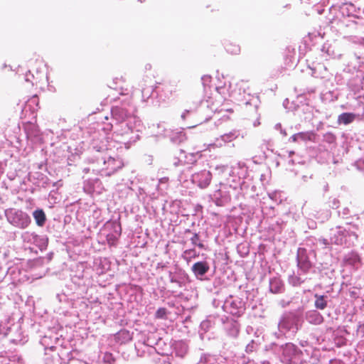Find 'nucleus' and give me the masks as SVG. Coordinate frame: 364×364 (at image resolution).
<instances>
[{"label":"nucleus","mask_w":364,"mask_h":364,"mask_svg":"<svg viewBox=\"0 0 364 364\" xmlns=\"http://www.w3.org/2000/svg\"><path fill=\"white\" fill-rule=\"evenodd\" d=\"M198 364H219L216 358L210 355H201Z\"/></svg>","instance_id":"cd10ccee"},{"label":"nucleus","mask_w":364,"mask_h":364,"mask_svg":"<svg viewBox=\"0 0 364 364\" xmlns=\"http://www.w3.org/2000/svg\"><path fill=\"white\" fill-rule=\"evenodd\" d=\"M122 339L121 342H126L132 339L131 335L127 331H121L117 334V339Z\"/></svg>","instance_id":"72a5a7b5"},{"label":"nucleus","mask_w":364,"mask_h":364,"mask_svg":"<svg viewBox=\"0 0 364 364\" xmlns=\"http://www.w3.org/2000/svg\"><path fill=\"white\" fill-rule=\"evenodd\" d=\"M166 314V309H159L156 311V315L159 318H162Z\"/></svg>","instance_id":"3c124183"},{"label":"nucleus","mask_w":364,"mask_h":364,"mask_svg":"<svg viewBox=\"0 0 364 364\" xmlns=\"http://www.w3.org/2000/svg\"><path fill=\"white\" fill-rule=\"evenodd\" d=\"M350 209L347 207L343 208L341 211H338V215L341 216L343 218H346L350 215Z\"/></svg>","instance_id":"ea45409f"},{"label":"nucleus","mask_w":364,"mask_h":364,"mask_svg":"<svg viewBox=\"0 0 364 364\" xmlns=\"http://www.w3.org/2000/svg\"><path fill=\"white\" fill-rule=\"evenodd\" d=\"M169 278H170L171 282L176 283L180 285V282L177 279V278L171 272L169 273Z\"/></svg>","instance_id":"09e8293b"},{"label":"nucleus","mask_w":364,"mask_h":364,"mask_svg":"<svg viewBox=\"0 0 364 364\" xmlns=\"http://www.w3.org/2000/svg\"><path fill=\"white\" fill-rule=\"evenodd\" d=\"M33 217L38 226L43 227L45 225L46 216L42 209H37L34 210L33 213Z\"/></svg>","instance_id":"412c9836"},{"label":"nucleus","mask_w":364,"mask_h":364,"mask_svg":"<svg viewBox=\"0 0 364 364\" xmlns=\"http://www.w3.org/2000/svg\"><path fill=\"white\" fill-rule=\"evenodd\" d=\"M223 87H216V90L217 91L219 92V93H222L223 92Z\"/></svg>","instance_id":"680f3d73"},{"label":"nucleus","mask_w":364,"mask_h":364,"mask_svg":"<svg viewBox=\"0 0 364 364\" xmlns=\"http://www.w3.org/2000/svg\"><path fill=\"white\" fill-rule=\"evenodd\" d=\"M209 269L210 266L206 261L196 262L191 267L193 273L198 279H202Z\"/></svg>","instance_id":"ddd939ff"},{"label":"nucleus","mask_w":364,"mask_h":364,"mask_svg":"<svg viewBox=\"0 0 364 364\" xmlns=\"http://www.w3.org/2000/svg\"><path fill=\"white\" fill-rule=\"evenodd\" d=\"M230 169V168L226 165H218L215 168L216 174L223 178L224 181L227 176L229 174Z\"/></svg>","instance_id":"bb28decb"},{"label":"nucleus","mask_w":364,"mask_h":364,"mask_svg":"<svg viewBox=\"0 0 364 364\" xmlns=\"http://www.w3.org/2000/svg\"><path fill=\"white\" fill-rule=\"evenodd\" d=\"M297 267L301 273L306 274L312 267V263L309 259L307 252L304 248L299 247L297 250Z\"/></svg>","instance_id":"9d476101"},{"label":"nucleus","mask_w":364,"mask_h":364,"mask_svg":"<svg viewBox=\"0 0 364 364\" xmlns=\"http://www.w3.org/2000/svg\"><path fill=\"white\" fill-rule=\"evenodd\" d=\"M137 196L140 200H144L146 196L143 188H139L137 192Z\"/></svg>","instance_id":"49530a36"},{"label":"nucleus","mask_w":364,"mask_h":364,"mask_svg":"<svg viewBox=\"0 0 364 364\" xmlns=\"http://www.w3.org/2000/svg\"><path fill=\"white\" fill-rule=\"evenodd\" d=\"M175 353L177 356L183 358L188 352V346L182 341H179L175 345Z\"/></svg>","instance_id":"b1692460"},{"label":"nucleus","mask_w":364,"mask_h":364,"mask_svg":"<svg viewBox=\"0 0 364 364\" xmlns=\"http://www.w3.org/2000/svg\"><path fill=\"white\" fill-rule=\"evenodd\" d=\"M196 246H198L199 248H203L204 247V245L203 243L201 242H198V244L196 245Z\"/></svg>","instance_id":"e2e57ef3"},{"label":"nucleus","mask_w":364,"mask_h":364,"mask_svg":"<svg viewBox=\"0 0 364 364\" xmlns=\"http://www.w3.org/2000/svg\"><path fill=\"white\" fill-rule=\"evenodd\" d=\"M301 273H299V275H295L294 274L290 275L288 279L289 283L293 287H297L301 285L304 282L305 279H301L299 275Z\"/></svg>","instance_id":"c756f323"},{"label":"nucleus","mask_w":364,"mask_h":364,"mask_svg":"<svg viewBox=\"0 0 364 364\" xmlns=\"http://www.w3.org/2000/svg\"><path fill=\"white\" fill-rule=\"evenodd\" d=\"M33 245L37 246L41 251L46 250L48 246V238L46 236L36 235Z\"/></svg>","instance_id":"a878e982"},{"label":"nucleus","mask_w":364,"mask_h":364,"mask_svg":"<svg viewBox=\"0 0 364 364\" xmlns=\"http://www.w3.org/2000/svg\"><path fill=\"white\" fill-rule=\"evenodd\" d=\"M198 254L196 253L194 249H189L185 250L182 254V258L186 260L187 262H189L193 258L198 257Z\"/></svg>","instance_id":"2f4dec72"},{"label":"nucleus","mask_w":364,"mask_h":364,"mask_svg":"<svg viewBox=\"0 0 364 364\" xmlns=\"http://www.w3.org/2000/svg\"><path fill=\"white\" fill-rule=\"evenodd\" d=\"M358 331H360V333H363V336H364V322L363 323H360L359 326H358Z\"/></svg>","instance_id":"5fc2aeb1"},{"label":"nucleus","mask_w":364,"mask_h":364,"mask_svg":"<svg viewBox=\"0 0 364 364\" xmlns=\"http://www.w3.org/2000/svg\"><path fill=\"white\" fill-rule=\"evenodd\" d=\"M226 331L227 333L232 337L236 338L239 333V326L236 322H230L228 323L226 325Z\"/></svg>","instance_id":"5701e85b"},{"label":"nucleus","mask_w":364,"mask_h":364,"mask_svg":"<svg viewBox=\"0 0 364 364\" xmlns=\"http://www.w3.org/2000/svg\"><path fill=\"white\" fill-rule=\"evenodd\" d=\"M313 133L309 132H299L292 135L289 140L293 142L306 141L312 139Z\"/></svg>","instance_id":"a211bd4d"},{"label":"nucleus","mask_w":364,"mask_h":364,"mask_svg":"<svg viewBox=\"0 0 364 364\" xmlns=\"http://www.w3.org/2000/svg\"><path fill=\"white\" fill-rule=\"evenodd\" d=\"M36 235L35 232H24L22 235L21 238L24 242L33 244L35 242V238L36 237Z\"/></svg>","instance_id":"7c9ffc66"},{"label":"nucleus","mask_w":364,"mask_h":364,"mask_svg":"<svg viewBox=\"0 0 364 364\" xmlns=\"http://www.w3.org/2000/svg\"><path fill=\"white\" fill-rule=\"evenodd\" d=\"M269 291L273 294L284 291V284L279 277H274L269 279Z\"/></svg>","instance_id":"2eb2a0df"},{"label":"nucleus","mask_w":364,"mask_h":364,"mask_svg":"<svg viewBox=\"0 0 364 364\" xmlns=\"http://www.w3.org/2000/svg\"><path fill=\"white\" fill-rule=\"evenodd\" d=\"M329 48H330V47H322L321 51L323 53H326L327 54V55H330Z\"/></svg>","instance_id":"4d7b16f0"},{"label":"nucleus","mask_w":364,"mask_h":364,"mask_svg":"<svg viewBox=\"0 0 364 364\" xmlns=\"http://www.w3.org/2000/svg\"><path fill=\"white\" fill-rule=\"evenodd\" d=\"M168 181V178H167V177H163V178H160L159 181V188L163 184H167Z\"/></svg>","instance_id":"603ef678"},{"label":"nucleus","mask_w":364,"mask_h":364,"mask_svg":"<svg viewBox=\"0 0 364 364\" xmlns=\"http://www.w3.org/2000/svg\"><path fill=\"white\" fill-rule=\"evenodd\" d=\"M282 361L286 364H297L301 359V351L294 344L288 343L282 346Z\"/></svg>","instance_id":"0eeeda50"},{"label":"nucleus","mask_w":364,"mask_h":364,"mask_svg":"<svg viewBox=\"0 0 364 364\" xmlns=\"http://www.w3.org/2000/svg\"><path fill=\"white\" fill-rule=\"evenodd\" d=\"M211 79V76L208 75H205L201 77L202 84L205 88L209 86Z\"/></svg>","instance_id":"58836bf2"},{"label":"nucleus","mask_w":364,"mask_h":364,"mask_svg":"<svg viewBox=\"0 0 364 364\" xmlns=\"http://www.w3.org/2000/svg\"><path fill=\"white\" fill-rule=\"evenodd\" d=\"M113 126L114 125L112 122H107L105 123V126L103 127L102 129L106 131H109L112 129Z\"/></svg>","instance_id":"8fccbe9b"},{"label":"nucleus","mask_w":364,"mask_h":364,"mask_svg":"<svg viewBox=\"0 0 364 364\" xmlns=\"http://www.w3.org/2000/svg\"><path fill=\"white\" fill-rule=\"evenodd\" d=\"M274 128H275V129H277V130H279V131H280V130H281V129H282V124H279V123H278V124H277L275 125Z\"/></svg>","instance_id":"bf43d9fd"},{"label":"nucleus","mask_w":364,"mask_h":364,"mask_svg":"<svg viewBox=\"0 0 364 364\" xmlns=\"http://www.w3.org/2000/svg\"><path fill=\"white\" fill-rule=\"evenodd\" d=\"M37 102H38V98H37L36 96H34L28 102V104L26 105V107L31 106V103H36L37 104Z\"/></svg>","instance_id":"864d4df0"},{"label":"nucleus","mask_w":364,"mask_h":364,"mask_svg":"<svg viewBox=\"0 0 364 364\" xmlns=\"http://www.w3.org/2000/svg\"><path fill=\"white\" fill-rule=\"evenodd\" d=\"M358 239L357 233L351 229H345L341 226L332 228L330 232V241L335 245L350 246Z\"/></svg>","instance_id":"20e7f679"},{"label":"nucleus","mask_w":364,"mask_h":364,"mask_svg":"<svg viewBox=\"0 0 364 364\" xmlns=\"http://www.w3.org/2000/svg\"><path fill=\"white\" fill-rule=\"evenodd\" d=\"M316 298L314 306L316 309L323 310L327 306V296L324 295L315 294Z\"/></svg>","instance_id":"393cba45"},{"label":"nucleus","mask_w":364,"mask_h":364,"mask_svg":"<svg viewBox=\"0 0 364 364\" xmlns=\"http://www.w3.org/2000/svg\"><path fill=\"white\" fill-rule=\"evenodd\" d=\"M301 317L293 313H286L282 316L278 323V328L282 334H286L288 332L295 333L301 328Z\"/></svg>","instance_id":"39448f33"},{"label":"nucleus","mask_w":364,"mask_h":364,"mask_svg":"<svg viewBox=\"0 0 364 364\" xmlns=\"http://www.w3.org/2000/svg\"><path fill=\"white\" fill-rule=\"evenodd\" d=\"M237 178L236 175L233 174H228L227 177L225 178V181L220 182V185L222 186L223 184L228 185L230 188H232L233 189H237V187L241 186L244 181H239L238 183H235V180Z\"/></svg>","instance_id":"4be33fe9"},{"label":"nucleus","mask_w":364,"mask_h":364,"mask_svg":"<svg viewBox=\"0 0 364 364\" xmlns=\"http://www.w3.org/2000/svg\"><path fill=\"white\" fill-rule=\"evenodd\" d=\"M124 166L122 160L107 154L95 156L92 161V170L102 176H109L122 168Z\"/></svg>","instance_id":"7ed1b4c3"},{"label":"nucleus","mask_w":364,"mask_h":364,"mask_svg":"<svg viewBox=\"0 0 364 364\" xmlns=\"http://www.w3.org/2000/svg\"><path fill=\"white\" fill-rule=\"evenodd\" d=\"M223 309L230 314L240 316L245 312V304L240 297L230 296L225 300Z\"/></svg>","instance_id":"6e6552de"},{"label":"nucleus","mask_w":364,"mask_h":364,"mask_svg":"<svg viewBox=\"0 0 364 364\" xmlns=\"http://www.w3.org/2000/svg\"><path fill=\"white\" fill-rule=\"evenodd\" d=\"M105 228H109L110 230L106 235L108 245L110 246L115 245L122 232L120 223L117 221L108 222Z\"/></svg>","instance_id":"1a4fd4ad"},{"label":"nucleus","mask_w":364,"mask_h":364,"mask_svg":"<svg viewBox=\"0 0 364 364\" xmlns=\"http://www.w3.org/2000/svg\"><path fill=\"white\" fill-rule=\"evenodd\" d=\"M29 69L24 72L21 68H18L17 73L23 75L26 82L33 85H45L48 83V68L41 60H31L29 61Z\"/></svg>","instance_id":"f03ea898"},{"label":"nucleus","mask_w":364,"mask_h":364,"mask_svg":"<svg viewBox=\"0 0 364 364\" xmlns=\"http://www.w3.org/2000/svg\"><path fill=\"white\" fill-rule=\"evenodd\" d=\"M153 95L154 89L152 86L144 87L141 90V95L144 101L149 100Z\"/></svg>","instance_id":"473e14b6"},{"label":"nucleus","mask_w":364,"mask_h":364,"mask_svg":"<svg viewBox=\"0 0 364 364\" xmlns=\"http://www.w3.org/2000/svg\"><path fill=\"white\" fill-rule=\"evenodd\" d=\"M5 216L11 225L20 229L28 228L31 223L28 213L19 209H7L5 210Z\"/></svg>","instance_id":"423d86ee"},{"label":"nucleus","mask_w":364,"mask_h":364,"mask_svg":"<svg viewBox=\"0 0 364 364\" xmlns=\"http://www.w3.org/2000/svg\"><path fill=\"white\" fill-rule=\"evenodd\" d=\"M305 317L309 323L314 325H319L323 321V316L316 310L307 311Z\"/></svg>","instance_id":"dca6fc26"},{"label":"nucleus","mask_w":364,"mask_h":364,"mask_svg":"<svg viewBox=\"0 0 364 364\" xmlns=\"http://www.w3.org/2000/svg\"><path fill=\"white\" fill-rule=\"evenodd\" d=\"M319 242L325 245L328 244V240L326 239H320Z\"/></svg>","instance_id":"052dcab7"},{"label":"nucleus","mask_w":364,"mask_h":364,"mask_svg":"<svg viewBox=\"0 0 364 364\" xmlns=\"http://www.w3.org/2000/svg\"><path fill=\"white\" fill-rule=\"evenodd\" d=\"M323 141L329 144H335L336 136L333 134L328 132L323 135Z\"/></svg>","instance_id":"c9c22d12"},{"label":"nucleus","mask_w":364,"mask_h":364,"mask_svg":"<svg viewBox=\"0 0 364 364\" xmlns=\"http://www.w3.org/2000/svg\"><path fill=\"white\" fill-rule=\"evenodd\" d=\"M277 192H273V193H269V196L271 199L275 200L277 201V200L275 198L277 197Z\"/></svg>","instance_id":"6e6d98bb"},{"label":"nucleus","mask_w":364,"mask_h":364,"mask_svg":"<svg viewBox=\"0 0 364 364\" xmlns=\"http://www.w3.org/2000/svg\"><path fill=\"white\" fill-rule=\"evenodd\" d=\"M181 155H183V151L182 150L180 151Z\"/></svg>","instance_id":"338daca9"},{"label":"nucleus","mask_w":364,"mask_h":364,"mask_svg":"<svg viewBox=\"0 0 364 364\" xmlns=\"http://www.w3.org/2000/svg\"><path fill=\"white\" fill-rule=\"evenodd\" d=\"M105 118L106 120L109 119L108 117H105Z\"/></svg>","instance_id":"774afa93"},{"label":"nucleus","mask_w":364,"mask_h":364,"mask_svg":"<svg viewBox=\"0 0 364 364\" xmlns=\"http://www.w3.org/2000/svg\"><path fill=\"white\" fill-rule=\"evenodd\" d=\"M170 140L173 144H181L186 139V134L183 131H172L169 135Z\"/></svg>","instance_id":"6ab92c4d"},{"label":"nucleus","mask_w":364,"mask_h":364,"mask_svg":"<svg viewBox=\"0 0 364 364\" xmlns=\"http://www.w3.org/2000/svg\"><path fill=\"white\" fill-rule=\"evenodd\" d=\"M229 174H235L237 178L235 180V183H238L239 181H244V179L247 178L248 175L247 167L243 163H237L235 166L230 167Z\"/></svg>","instance_id":"f8f14e48"},{"label":"nucleus","mask_w":364,"mask_h":364,"mask_svg":"<svg viewBox=\"0 0 364 364\" xmlns=\"http://www.w3.org/2000/svg\"><path fill=\"white\" fill-rule=\"evenodd\" d=\"M107 143H108L107 144H102L99 148H97V146L95 145H94L93 147L95 149H97V152H104L105 151H108L112 149V142H107Z\"/></svg>","instance_id":"e433bc0d"},{"label":"nucleus","mask_w":364,"mask_h":364,"mask_svg":"<svg viewBox=\"0 0 364 364\" xmlns=\"http://www.w3.org/2000/svg\"><path fill=\"white\" fill-rule=\"evenodd\" d=\"M329 203H330V206L332 208H337L339 206L340 202L337 198H333L330 199Z\"/></svg>","instance_id":"c03bdc74"},{"label":"nucleus","mask_w":364,"mask_h":364,"mask_svg":"<svg viewBox=\"0 0 364 364\" xmlns=\"http://www.w3.org/2000/svg\"><path fill=\"white\" fill-rule=\"evenodd\" d=\"M182 164V160H181V159H178V160H176V161H175L173 162V164H174V166H178V165H180V164Z\"/></svg>","instance_id":"13d9d810"},{"label":"nucleus","mask_w":364,"mask_h":364,"mask_svg":"<svg viewBox=\"0 0 364 364\" xmlns=\"http://www.w3.org/2000/svg\"><path fill=\"white\" fill-rule=\"evenodd\" d=\"M195 109H186L182 114H181V119L183 120H185L189 115H192L195 113Z\"/></svg>","instance_id":"a19ab883"},{"label":"nucleus","mask_w":364,"mask_h":364,"mask_svg":"<svg viewBox=\"0 0 364 364\" xmlns=\"http://www.w3.org/2000/svg\"><path fill=\"white\" fill-rule=\"evenodd\" d=\"M215 322L212 317H208L200 323V330L207 332L214 326Z\"/></svg>","instance_id":"c85d7f7f"},{"label":"nucleus","mask_w":364,"mask_h":364,"mask_svg":"<svg viewBox=\"0 0 364 364\" xmlns=\"http://www.w3.org/2000/svg\"><path fill=\"white\" fill-rule=\"evenodd\" d=\"M134 107L129 101L112 108V120L115 122V141L124 144L128 149L131 144L139 139V134L134 131L132 124L139 123L134 114Z\"/></svg>","instance_id":"f257e3e1"},{"label":"nucleus","mask_w":364,"mask_h":364,"mask_svg":"<svg viewBox=\"0 0 364 364\" xmlns=\"http://www.w3.org/2000/svg\"><path fill=\"white\" fill-rule=\"evenodd\" d=\"M124 79H123V77H120V78L115 77L114 79H113V85H109V87H110L111 88H113V89H117V87H114V85H117L118 83H119V85H121V84H122V82H124Z\"/></svg>","instance_id":"a18cd8bd"},{"label":"nucleus","mask_w":364,"mask_h":364,"mask_svg":"<svg viewBox=\"0 0 364 364\" xmlns=\"http://www.w3.org/2000/svg\"><path fill=\"white\" fill-rule=\"evenodd\" d=\"M256 346L257 345H256L255 342L254 341H251V342L247 345L245 351L247 353L253 352L255 350Z\"/></svg>","instance_id":"79ce46f5"},{"label":"nucleus","mask_w":364,"mask_h":364,"mask_svg":"<svg viewBox=\"0 0 364 364\" xmlns=\"http://www.w3.org/2000/svg\"><path fill=\"white\" fill-rule=\"evenodd\" d=\"M280 132L283 136H287V132L284 129H281Z\"/></svg>","instance_id":"0e129e2a"},{"label":"nucleus","mask_w":364,"mask_h":364,"mask_svg":"<svg viewBox=\"0 0 364 364\" xmlns=\"http://www.w3.org/2000/svg\"><path fill=\"white\" fill-rule=\"evenodd\" d=\"M191 243L193 245H196L199 241V235L198 233H194L193 237L191 238Z\"/></svg>","instance_id":"de8ad7c7"},{"label":"nucleus","mask_w":364,"mask_h":364,"mask_svg":"<svg viewBox=\"0 0 364 364\" xmlns=\"http://www.w3.org/2000/svg\"><path fill=\"white\" fill-rule=\"evenodd\" d=\"M239 136V132L236 130L230 132L229 133L221 135L219 138L215 139V145L218 146H222L226 143L231 142Z\"/></svg>","instance_id":"4468645a"},{"label":"nucleus","mask_w":364,"mask_h":364,"mask_svg":"<svg viewBox=\"0 0 364 364\" xmlns=\"http://www.w3.org/2000/svg\"><path fill=\"white\" fill-rule=\"evenodd\" d=\"M212 180V174L209 171L203 170L191 176V181L200 188H207Z\"/></svg>","instance_id":"9b49d317"},{"label":"nucleus","mask_w":364,"mask_h":364,"mask_svg":"<svg viewBox=\"0 0 364 364\" xmlns=\"http://www.w3.org/2000/svg\"><path fill=\"white\" fill-rule=\"evenodd\" d=\"M356 117V114L351 112H343L338 117V123L339 124L347 125L352 123Z\"/></svg>","instance_id":"aec40b11"},{"label":"nucleus","mask_w":364,"mask_h":364,"mask_svg":"<svg viewBox=\"0 0 364 364\" xmlns=\"http://www.w3.org/2000/svg\"><path fill=\"white\" fill-rule=\"evenodd\" d=\"M227 52L231 55H238L240 53V47H229Z\"/></svg>","instance_id":"37998d69"},{"label":"nucleus","mask_w":364,"mask_h":364,"mask_svg":"<svg viewBox=\"0 0 364 364\" xmlns=\"http://www.w3.org/2000/svg\"><path fill=\"white\" fill-rule=\"evenodd\" d=\"M268 145H269V142L266 140H263L262 141V143L258 146V149H259V151H258L259 154H265V151L267 149H268Z\"/></svg>","instance_id":"4c0bfd02"},{"label":"nucleus","mask_w":364,"mask_h":364,"mask_svg":"<svg viewBox=\"0 0 364 364\" xmlns=\"http://www.w3.org/2000/svg\"><path fill=\"white\" fill-rule=\"evenodd\" d=\"M288 154H289V157H291L293 154H294V151H289L288 152Z\"/></svg>","instance_id":"69168bd1"},{"label":"nucleus","mask_w":364,"mask_h":364,"mask_svg":"<svg viewBox=\"0 0 364 364\" xmlns=\"http://www.w3.org/2000/svg\"><path fill=\"white\" fill-rule=\"evenodd\" d=\"M220 193H221V191L220 189L217 190L213 193V198L215 200V203L217 205H221L223 202L229 200V197H225L224 198H220V196H221Z\"/></svg>","instance_id":"f704fd0d"},{"label":"nucleus","mask_w":364,"mask_h":364,"mask_svg":"<svg viewBox=\"0 0 364 364\" xmlns=\"http://www.w3.org/2000/svg\"><path fill=\"white\" fill-rule=\"evenodd\" d=\"M344 262L346 264L350 265L357 269L360 265V258L358 253L350 252L346 255Z\"/></svg>","instance_id":"f3484780"}]
</instances>
